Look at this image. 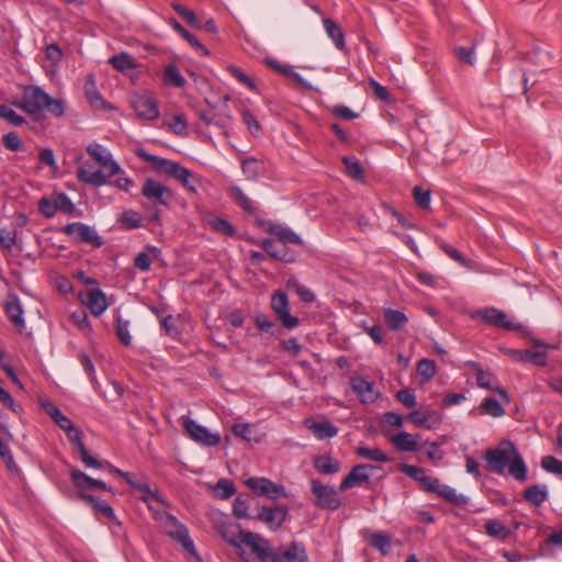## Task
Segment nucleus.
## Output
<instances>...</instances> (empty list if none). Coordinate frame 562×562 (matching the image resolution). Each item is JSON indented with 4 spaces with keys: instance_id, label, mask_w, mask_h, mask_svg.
Listing matches in <instances>:
<instances>
[{
    "instance_id": "55",
    "label": "nucleus",
    "mask_w": 562,
    "mask_h": 562,
    "mask_svg": "<svg viewBox=\"0 0 562 562\" xmlns=\"http://www.w3.org/2000/svg\"><path fill=\"white\" fill-rule=\"evenodd\" d=\"M236 492V488L227 479H220L215 485V494L221 499H227L232 497Z\"/></svg>"
},
{
    "instance_id": "13",
    "label": "nucleus",
    "mask_w": 562,
    "mask_h": 562,
    "mask_svg": "<svg viewBox=\"0 0 562 562\" xmlns=\"http://www.w3.org/2000/svg\"><path fill=\"white\" fill-rule=\"evenodd\" d=\"M375 469H378V467L372 464L361 463L355 465L350 472L341 480L338 490L344 492L348 488L368 483L371 476V472Z\"/></svg>"
},
{
    "instance_id": "34",
    "label": "nucleus",
    "mask_w": 562,
    "mask_h": 562,
    "mask_svg": "<svg viewBox=\"0 0 562 562\" xmlns=\"http://www.w3.org/2000/svg\"><path fill=\"white\" fill-rule=\"evenodd\" d=\"M240 531H244V530L240 529V527L238 525H236V526L223 525L218 528V532L222 536V538L226 542H228L229 544H232L233 547H235L237 549H241L240 544L243 543L241 537H240Z\"/></svg>"
},
{
    "instance_id": "40",
    "label": "nucleus",
    "mask_w": 562,
    "mask_h": 562,
    "mask_svg": "<svg viewBox=\"0 0 562 562\" xmlns=\"http://www.w3.org/2000/svg\"><path fill=\"white\" fill-rule=\"evenodd\" d=\"M74 445L78 449L80 460L86 468L100 469L102 467V463L89 453L81 437L77 438Z\"/></svg>"
},
{
    "instance_id": "5",
    "label": "nucleus",
    "mask_w": 562,
    "mask_h": 562,
    "mask_svg": "<svg viewBox=\"0 0 562 562\" xmlns=\"http://www.w3.org/2000/svg\"><path fill=\"white\" fill-rule=\"evenodd\" d=\"M310 484L311 492L315 497L314 504L316 507L328 510H336L340 507L341 499L334 486L325 485L318 479H312Z\"/></svg>"
},
{
    "instance_id": "53",
    "label": "nucleus",
    "mask_w": 562,
    "mask_h": 562,
    "mask_svg": "<svg viewBox=\"0 0 562 562\" xmlns=\"http://www.w3.org/2000/svg\"><path fill=\"white\" fill-rule=\"evenodd\" d=\"M482 409L492 417H501L505 414L502 404L495 397H486L481 403Z\"/></svg>"
},
{
    "instance_id": "45",
    "label": "nucleus",
    "mask_w": 562,
    "mask_h": 562,
    "mask_svg": "<svg viewBox=\"0 0 562 562\" xmlns=\"http://www.w3.org/2000/svg\"><path fill=\"white\" fill-rule=\"evenodd\" d=\"M124 228L134 229L142 226V216L134 210H126L117 221Z\"/></svg>"
},
{
    "instance_id": "33",
    "label": "nucleus",
    "mask_w": 562,
    "mask_h": 562,
    "mask_svg": "<svg viewBox=\"0 0 562 562\" xmlns=\"http://www.w3.org/2000/svg\"><path fill=\"white\" fill-rule=\"evenodd\" d=\"M241 169L247 179L255 180L266 170L265 162L256 158H246L243 160Z\"/></svg>"
},
{
    "instance_id": "60",
    "label": "nucleus",
    "mask_w": 562,
    "mask_h": 562,
    "mask_svg": "<svg viewBox=\"0 0 562 562\" xmlns=\"http://www.w3.org/2000/svg\"><path fill=\"white\" fill-rule=\"evenodd\" d=\"M442 251L450 257L452 260L457 261L463 267H470L471 260L467 259L460 251H458L454 247L449 244L442 243L440 245Z\"/></svg>"
},
{
    "instance_id": "18",
    "label": "nucleus",
    "mask_w": 562,
    "mask_h": 562,
    "mask_svg": "<svg viewBox=\"0 0 562 562\" xmlns=\"http://www.w3.org/2000/svg\"><path fill=\"white\" fill-rule=\"evenodd\" d=\"M288 509L282 506L274 508L261 507L255 519L265 522L270 529L277 530L285 521Z\"/></svg>"
},
{
    "instance_id": "11",
    "label": "nucleus",
    "mask_w": 562,
    "mask_h": 562,
    "mask_svg": "<svg viewBox=\"0 0 562 562\" xmlns=\"http://www.w3.org/2000/svg\"><path fill=\"white\" fill-rule=\"evenodd\" d=\"M131 104L135 113L142 119L153 121L159 116L158 105L150 94L135 93L131 95Z\"/></svg>"
},
{
    "instance_id": "35",
    "label": "nucleus",
    "mask_w": 562,
    "mask_h": 562,
    "mask_svg": "<svg viewBox=\"0 0 562 562\" xmlns=\"http://www.w3.org/2000/svg\"><path fill=\"white\" fill-rule=\"evenodd\" d=\"M383 315L385 323L392 330L402 329L408 322L406 315L398 310L386 308Z\"/></svg>"
},
{
    "instance_id": "16",
    "label": "nucleus",
    "mask_w": 562,
    "mask_h": 562,
    "mask_svg": "<svg viewBox=\"0 0 562 562\" xmlns=\"http://www.w3.org/2000/svg\"><path fill=\"white\" fill-rule=\"evenodd\" d=\"M350 386L352 391L358 395L360 402L363 404L374 403L380 396V393L375 390L374 384L360 375L352 376L350 379Z\"/></svg>"
},
{
    "instance_id": "61",
    "label": "nucleus",
    "mask_w": 562,
    "mask_h": 562,
    "mask_svg": "<svg viewBox=\"0 0 562 562\" xmlns=\"http://www.w3.org/2000/svg\"><path fill=\"white\" fill-rule=\"evenodd\" d=\"M541 467L549 473L562 476V461L552 456L543 457L541 460Z\"/></svg>"
},
{
    "instance_id": "19",
    "label": "nucleus",
    "mask_w": 562,
    "mask_h": 562,
    "mask_svg": "<svg viewBox=\"0 0 562 562\" xmlns=\"http://www.w3.org/2000/svg\"><path fill=\"white\" fill-rule=\"evenodd\" d=\"M389 440L400 451L416 452L422 449L419 436L412 435L406 431H400L396 435L389 437Z\"/></svg>"
},
{
    "instance_id": "51",
    "label": "nucleus",
    "mask_w": 562,
    "mask_h": 562,
    "mask_svg": "<svg viewBox=\"0 0 562 562\" xmlns=\"http://www.w3.org/2000/svg\"><path fill=\"white\" fill-rule=\"evenodd\" d=\"M370 546L385 555L391 549L390 537L383 532H374L370 537Z\"/></svg>"
},
{
    "instance_id": "41",
    "label": "nucleus",
    "mask_w": 562,
    "mask_h": 562,
    "mask_svg": "<svg viewBox=\"0 0 562 562\" xmlns=\"http://www.w3.org/2000/svg\"><path fill=\"white\" fill-rule=\"evenodd\" d=\"M74 445L78 449L80 460L86 468L100 469L102 467V463L89 453L81 437L77 438Z\"/></svg>"
},
{
    "instance_id": "3",
    "label": "nucleus",
    "mask_w": 562,
    "mask_h": 562,
    "mask_svg": "<svg viewBox=\"0 0 562 562\" xmlns=\"http://www.w3.org/2000/svg\"><path fill=\"white\" fill-rule=\"evenodd\" d=\"M86 151L108 172H103L102 170L91 171L86 167H80L77 170V178L80 182L93 186V187H102L109 184V178L120 175L122 172L121 166L112 158V155L106 151V149L98 143L89 144L86 147Z\"/></svg>"
},
{
    "instance_id": "42",
    "label": "nucleus",
    "mask_w": 562,
    "mask_h": 562,
    "mask_svg": "<svg viewBox=\"0 0 562 562\" xmlns=\"http://www.w3.org/2000/svg\"><path fill=\"white\" fill-rule=\"evenodd\" d=\"M74 445L78 449L80 460L86 468L100 469L102 467V463L89 453L81 437L77 438Z\"/></svg>"
},
{
    "instance_id": "10",
    "label": "nucleus",
    "mask_w": 562,
    "mask_h": 562,
    "mask_svg": "<svg viewBox=\"0 0 562 562\" xmlns=\"http://www.w3.org/2000/svg\"><path fill=\"white\" fill-rule=\"evenodd\" d=\"M66 235L72 236L78 243H86L95 247H101L103 240L97 234L95 229L80 222L70 223L64 227Z\"/></svg>"
},
{
    "instance_id": "43",
    "label": "nucleus",
    "mask_w": 562,
    "mask_h": 562,
    "mask_svg": "<svg viewBox=\"0 0 562 562\" xmlns=\"http://www.w3.org/2000/svg\"><path fill=\"white\" fill-rule=\"evenodd\" d=\"M85 94L92 106L98 108V109L103 106V100L95 87L92 76L87 77V80L85 83Z\"/></svg>"
},
{
    "instance_id": "44",
    "label": "nucleus",
    "mask_w": 562,
    "mask_h": 562,
    "mask_svg": "<svg viewBox=\"0 0 562 562\" xmlns=\"http://www.w3.org/2000/svg\"><path fill=\"white\" fill-rule=\"evenodd\" d=\"M109 63L119 71H127L135 68V63L133 57L127 53H121L119 55H114L109 59Z\"/></svg>"
},
{
    "instance_id": "23",
    "label": "nucleus",
    "mask_w": 562,
    "mask_h": 562,
    "mask_svg": "<svg viewBox=\"0 0 562 562\" xmlns=\"http://www.w3.org/2000/svg\"><path fill=\"white\" fill-rule=\"evenodd\" d=\"M85 303L94 316H101L108 308L106 296L100 289L89 290Z\"/></svg>"
},
{
    "instance_id": "7",
    "label": "nucleus",
    "mask_w": 562,
    "mask_h": 562,
    "mask_svg": "<svg viewBox=\"0 0 562 562\" xmlns=\"http://www.w3.org/2000/svg\"><path fill=\"white\" fill-rule=\"evenodd\" d=\"M555 346L544 344L543 341L533 340V348L530 349H508L506 355L518 362H532L536 366H547V350L554 349Z\"/></svg>"
},
{
    "instance_id": "20",
    "label": "nucleus",
    "mask_w": 562,
    "mask_h": 562,
    "mask_svg": "<svg viewBox=\"0 0 562 562\" xmlns=\"http://www.w3.org/2000/svg\"><path fill=\"white\" fill-rule=\"evenodd\" d=\"M137 156L139 158H142L143 160L151 164L156 170L164 171L165 173H167L170 177H173V175L181 167V165L176 161H172V160H169V159H166L162 157H158L153 154H148L143 149H139L137 151Z\"/></svg>"
},
{
    "instance_id": "47",
    "label": "nucleus",
    "mask_w": 562,
    "mask_h": 562,
    "mask_svg": "<svg viewBox=\"0 0 562 562\" xmlns=\"http://www.w3.org/2000/svg\"><path fill=\"white\" fill-rule=\"evenodd\" d=\"M288 288L295 291L300 299L305 303H313L315 301V294L296 279H289Z\"/></svg>"
},
{
    "instance_id": "37",
    "label": "nucleus",
    "mask_w": 562,
    "mask_h": 562,
    "mask_svg": "<svg viewBox=\"0 0 562 562\" xmlns=\"http://www.w3.org/2000/svg\"><path fill=\"white\" fill-rule=\"evenodd\" d=\"M229 196L245 212L252 213L255 211L252 201L243 192L239 187L232 186L229 188Z\"/></svg>"
},
{
    "instance_id": "27",
    "label": "nucleus",
    "mask_w": 562,
    "mask_h": 562,
    "mask_svg": "<svg viewBox=\"0 0 562 562\" xmlns=\"http://www.w3.org/2000/svg\"><path fill=\"white\" fill-rule=\"evenodd\" d=\"M313 467L321 474H335L340 471L341 464L333 457L322 454L313 459Z\"/></svg>"
},
{
    "instance_id": "50",
    "label": "nucleus",
    "mask_w": 562,
    "mask_h": 562,
    "mask_svg": "<svg viewBox=\"0 0 562 562\" xmlns=\"http://www.w3.org/2000/svg\"><path fill=\"white\" fill-rule=\"evenodd\" d=\"M485 531L490 537L506 539L509 536V529L497 520H487L485 522Z\"/></svg>"
},
{
    "instance_id": "36",
    "label": "nucleus",
    "mask_w": 562,
    "mask_h": 562,
    "mask_svg": "<svg viewBox=\"0 0 562 562\" xmlns=\"http://www.w3.org/2000/svg\"><path fill=\"white\" fill-rule=\"evenodd\" d=\"M327 35L333 40L338 49L345 48V36L340 27L330 19L323 21Z\"/></svg>"
},
{
    "instance_id": "26",
    "label": "nucleus",
    "mask_w": 562,
    "mask_h": 562,
    "mask_svg": "<svg viewBox=\"0 0 562 562\" xmlns=\"http://www.w3.org/2000/svg\"><path fill=\"white\" fill-rule=\"evenodd\" d=\"M267 232L271 235H274L278 237L279 241H281L282 245L289 244H295V245H302L303 240L301 237L291 231L289 227H284L279 224H268Z\"/></svg>"
},
{
    "instance_id": "56",
    "label": "nucleus",
    "mask_w": 562,
    "mask_h": 562,
    "mask_svg": "<svg viewBox=\"0 0 562 562\" xmlns=\"http://www.w3.org/2000/svg\"><path fill=\"white\" fill-rule=\"evenodd\" d=\"M250 496L247 495V496H238L236 497V499L234 501V504H233V514L235 515V517L237 518H252L251 516L248 515V508H249V504L248 502L250 501Z\"/></svg>"
},
{
    "instance_id": "15",
    "label": "nucleus",
    "mask_w": 562,
    "mask_h": 562,
    "mask_svg": "<svg viewBox=\"0 0 562 562\" xmlns=\"http://www.w3.org/2000/svg\"><path fill=\"white\" fill-rule=\"evenodd\" d=\"M480 316L486 324L495 327L504 328L507 330H519L522 328L520 323L508 321L505 312L494 307L485 308L484 311L480 312Z\"/></svg>"
},
{
    "instance_id": "38",
    "label": "nucleus",
    "mask_w": 562,
    "mask_h": 562,
    "mask_svg": "<svg viewBox=\"0 0 562 562\" xmlns=\"http://www.w3.org/2000/svg\"><path fill=\"white\" fill-rule=\"evenodd\" d=\"M172 178L178 180L189 192H196L198 179L188 168L181 166Z\"/></svg>"
},
{
    "instance_id": "31",
    "label": "nucleus",
    "mask_w": 562,
    "mask_h": 562,
    "mask_svg": "<svg viewBox=\"0 0 562 562\" xmlns=\"http://www.w3.org/2000/svg\"><path fill=\"white\" fill-rule=\"evenodd\" d=\"M407 419L411 420L416 427H425L430 429L432 428V424H430L429 420L437 422L438 417L436 416V413L430 409H414L408 414Z\"/></svg>"
},
{
    "instance_id": "64",
    "label": "nucleus",
    "mask_w": 562,
    "mask_h": 562,
    "mask_svg": "<svg viewBox=\"0 0 562 562\" xmlns=\"http://www.w3.org/2000/svg\"><path fill=\"white\" fill-rule=\"evenodd\" d=\"M55 209L64 213H71L75 209L74 203L66 193H58L54 198Z\"/></svg>"
},
{
    "instance_id": "22",
    "label": "nucleus",
    "mask_w": 562,
    "mask_h": 562,
    "mask_svg": "<svg viewBox=\"0 0 562 562\" xmlns=\"http://www.w3.org/2000/svg\"><path fill=\"white\" fill-rule=\"evenodd\" d=\"M304 425L319 440L333 438L338 434L337 427L327 420L315 422L312 419H306Z\"/></svg>"
},
{
    "instance_id": "17",
    "label": "nucleus",
    "mask_w": 562,
    "mask_h": 562,
    "mask_svg": "<svg viewBox=\"0 0 562 562\" xmlns=\"http://www.w3.org/2000/svg\"><path fill=\"white\" fill-rule=\"evenodd\" d=\"M468 366L473 368L475 370V380L477 386L485 389V390H492L496 391L499 395H502L506 401L508 402V394L506 390L498 385L497 379L494 376V374L490 371H484L479 363L476 362H469Z\"/></svg>"
},
{
    "instance_id": "49",
    "label": "nucleus",
    "mask_w": 562,
    "mask_h": 562,
    "mask_svg": "<svg viewBox=\"0 0 562 562\" xmlns=\"http://www.w3.org/2000/svg\"><path fill=\"white\" fill-rule=\"evenodd\" d=\"M207 223L213 231L224 236H233L235 233L233 225L225 218L213 216L207 221Z\"/></svg>"
},
{
    "instance_id": "57",
    "label": "nucleus",
    "mask_w": 562,
    "mask_h": 562,
    "mask_svg": "<svg viewBox=\"0 0 562 562\" xmlns=\"http://www.w3.org/2000/svg\"><path fill=\"white\" fill-rule=\"evenodd\" d=\"M70 479L74 485L80 490H91L92 477L80 470H71Z\"/></svg>"
},
{
    "instance_id": "4",
    "label": "nucleus",
    "mask_w": 562,
    "mask_h": 562,
    "mask_svg": "<svg viewBox=\"0 0 562 562\" xmlns=\"http://www.w3.org/2000/svg\"><path fill=\"white\" fill-rule=\"evenodd\" d=\"M18 106L27 114L35 115L42 110H47L54 116H61L65 112L64 103L53 99L37 86H29L24 89Z\"/></svg>"
},
{
    "instance_id": "48",
    "label": "nucleus",
    "mask_w": 562,
    "mask_h": 562,
    "mask_svg": "<svg viewBox=\"0 0 562 562\" xmlns=\"http://www.w3.org/2000/svg\"><path fill=\"white\" fill-rule=\"evenodd\" d=\"M357 454L361 458L373 460L378 462H389L391 458L378 448H368V447H359L357 449Z\"/></svg>"
},
{
    "instance_id": "58",
    "label": "nucleus",
    "mask_w": 562,
    "mask_h": 562,
    "mask_svg": "<svg viewBox=\"0 0 562 562\" xmlns=\"http://www.w3.org/2000/svg\"><path fill=\"white\" fill-rule=\"evenodd\" d=\"M0 117L13 126H21L25 122L23 116L5 104H0Z\"/></svg>"
},
{
    "instance_id": "29",
    "label": "nucleus",
    "mask_w": 562,
    "mask_h": 562,
    "mask_svg": "<svg viewBox=\"0 0 562 562\" xmlns=\"http://www.w3.org/2000/svg\"><path fill=\"white\" fill-rule=\"evenodd\" d=\"M42 407L44 412L58 425V427L61 429H71V420L65 416L53 402L43 401Z\"/></svg>"
},
{
    "instance_id": "30",
    "label": "nucleus",
    "mask_w": 562,
    "mask_h": 562,
    "mask_svg": "<svg viewBox=\"0 0 562 562\" xmlns=\"http://www.w3.org/2000/svg\"><path fill=\"white\" fill-rule=\"evenodd\" d=\"M522 496L531 505L541 506L548 499V488L544 485L533 484L524 491Z\"/></svg>"
},
{
    "instance_id": "12",
    "label": "nucleus",
    "mask_w": 562,
    "mask_h": 562,
    "mask_svg": "<svg viewBox=\"0 0 562 562\" xmlns=\"http://www.w3.org/2000/svg\"><path fill=\"white\" fill-rule=\"evenodd\" d=\"M183 427L189 437L198 443L206 447H215L221 442L218 434H212L204 426L198 424L195 420L187 418Z\"/></svg>"
},
{
    "instance_id": "28",
    "label": "nucleus",
    "mask_w": 562,
    "mask_h": 562,
    "mask_svg": "<svg viewBox=\"0 0 562 562\" xmlns=\"http://www.w3.org/2000/svg\"><path fill=\"white\" fill-rule=\"evenodd\" d=\"M440 498L456 506H464L468 504V497L458 494L454 488L449 485L439 483L436 493Z\"/></svg>"
},
{
    "instance_id": "1",
    "label": "nucleus",
    "mask_w": 562,
    "mask_h": 562,
    "mask_svg": "<svg viewBox=\"0 0 562 562\" xmlns=\"http://www.w3.org/2000/svg\"><path fill=\"white\" fill-rule=\"evenodd\" d=\"M243 544L249 547L251 551L262 560L269 562H307L308 555L305 546L297 541H291L285 546L272 548L270 542L251 531H240Z\"/></svg>"
},
{
    "instance_id": "6",
    "label": "nucleus",
    "mask_w": 562,
    "mask_h": 562,
    "mask_svg": "<svg viewBox=\"0 0 562 562\" xmlns=\"http://www.w3.org/2000/svg\"><path fill=\"white\" fill-rule=\"evenodd\" d=\"M165 532L172 540L177 541L182 548L188 551H194V543L189 535L188 528L180 522L173 515L164 513L160 515Z\"/></svg>"
},
{
    "instance_id": "63",
    "label": "nucleus",
    "mask_w": 562,
    "mask_h": 562,
    "mask_svg": "<svg viewBox=\"0 0 562 562\" xmlns=\"http://www.w3.org/2000/svg\"><path fill=\"white\" fill-rule=\"evenodd\" d=\"M3 145L7 149L12 151H19L24 149L25 145L20 139L19 135L15 132H9L7 133L3 138Z\"/></svg>"
},
{
    "instance_id": "25",
    "label": "nucleus",
    "mask_w": 562,
    "mask_h": 562,
    "mask_svg": "<svg viewBox=\"0 0 562 562\" xmlns=\"http://www.w3.org/2000/svg\"><path fill=\"white\" fill-rule=\"evenodd\" d=\"M79 498L89 504L93 508L95 515L103 516L108 519H115L114 510L106 502L86 493H80Z\"/></svg>"
},
{
    "instance_id": "54",
    "label": "nucleus",
    "mask_w": 562,
    "mask_h": 562,
    "mask_svg": "<svg viewBox=\"0 0 562 562\" xmlns=\"http://www.w3.org/2000/svg\"><path fill=\"white\" fill-rule=\"evenodd\" d=\"M342 162L346 167V172L350 178L357 180L363 178V168L361 167L358 159L355 157H344Z\"/></svg>"
},
{
    "instance_id": "9",
    "label": "nucleus",
    "mask_w": 562,
    "mask_h": 562,
    "mask_svg": "<svg viewBox=\"0 0 562 562\" xmlns=\"http://www.w3.org/2000/svg\"><path fill=\"white\" fill-rule=\"evenodd\" d=\"M142 195L151 202L154 206H168L172 200L171 190L151 178L145 180L142 188Z\"/></svg>"
},
{
    "instance_id": "8",
    "label": "nucleus",
    "mask_w": 562,
    "mask_h": 562,
    "mask_svg": "<svg viewBox=\"0 0 562 562\" xmlns=\"http://www.w3.org/2000/svg\"><path fill=\"white\" fill-rule=\"evenodd\" d=\"M271 308L276 313L282 326L286 329H293L299 326L300 319L290 314V304L284 291L278 290L271 297Z\"/></svg>"
},
{
    "instance_id": "52",
    "label": "nucleus",
    "mask_w": 562,
    "mask_h": 562,
    "mask_svg": "<svg viewBox=\"0 0 562 562\" xmlns=\"http://www.w3.org/2000/svg\"><path fill=\"white\" fill-rule=\"evenodd\" d=\"M116 335L120 341L124 346H130L132 344V336L130 334V322L123 319L122 316L116 317V326H115Z\"/></svg>"
},
{
    "instance_id": "21",
    "label": "nucleus",
    "mask_w": 562,
    "mask_h": 562,
    "mask_svg": "<svg viewBox=\"0 0 562 562\" xmlns=\"http://www.w3.org/2000/svg\"><path fill=\"white\" fill-rule=\"evenodd\" d=\"M263 250L273 259L283 262H293L294 254L285 245L278 244L272 239H265L261 243Z\"/></svg>"
},
{
    "instance_id": "2",
    "label": "nucleus",
    "mask_w": 562,
    "mask_h": 562,
    "mask_svg": "<svg viewBox=\"0 0 562 562\" xmlns=\"http://www.w3.org/2000/svg\"><path fill=\"white\" fill-rule=\"evenodd\" d=\"M486 469L497 474H504L508 467V474L519 482L527 480L528 469L515 445L502 441L497 448L488 449L484 453Z\"/></svg>"
},
{
    "instance_id": "39",
    "label": "nucleus",
    "mask_w": 562,
    "mask_h": 562,
    "mask_svg": "<svg viewBox=\"0 0 562 562\" xmlns=\"http://www.w3.org/2000/svg\"><path fill=\"white\" fill-rule=\"evenodd\" d=\"M416 371L422 382H429L436 374V362L424 358L417 362Z\"/></svg>"
},
{
    "instance_id": "59",
    "label": "nucleus",
    "mask_w": 562,
    "mask_h": 562,
    "mask_svg": "<svg viewBox=\"0 0 562 562\" xmlns=\"http://www.w3.org/2000/svg\"><path fill=\"white\" fill-rule=\"evenodd\" d=\"M413 198L415 203L423 210H427L430 206V191L423 190L420 187L416 186L413 188Z\"/></svg>"
},
{
    "instance_id": "32",
    "label": "nucleus",
    "mask_w": 562,
    "mask_h": 562,
    "mask_svg": "<svg viewBox=\"0 0 562 562\" xmlns=\"http://www.w3.org/2000/svg\"><path fill=\"white\" fill-rule=\"evenodd\" d=\"M172 29L180 34L192 47L199 50L202 55L209 56V49L190 32H188L176 19L170 20Z\"/></svg>"
},
{
    "instance_id": "24",
    "label": "nucleus",
    "mask_w": 562,
    "mask_h": 562,
    "mask_svg": "<svg viewBox=\"0 0 562 562\" xmlns=\"http://www.w3.org/2000/svg\"><path fill=\"white\" fill-rule=\"evenodd\" d=\"M5 313L15 327L19 329H23L25 327L23 310L16 295L8 296L5 301Z\"/></svg>"
},
{
    "instance_id": "46",
    "label": "nucleus",
    "mask_w": 562,
    "mask_h": 562,
    "mask_svg": "<svg viewBox=\"0 0 562 562\" xmlns=\"http://www.w3.org/2000/svg\"><path fill=\"white\" fill-rule=\"evenodd\" d=\"M164 81L176 88H182L186 85V79L181 76L176 65L169 64L165 69Z\"/></svg>"
},
{
    "instance_id": "62",
    "label": "nucleus",
    "mask_w": 562,
    "mask_h": 562,
    "mask_svg": "<svg viewBox=\"0 0 562 562\" xmlns=\"http://www.w3.org/2000/svg\"><path fill=\"white\" fill-rule=\"evenodd\" d=\"M255 324L258 327V329L271 335H277L280 331L278 326L263 314H259L256 316Z\"/></svg>"
},
{
    "instance_id": "14",
    "label": "nucleus",
    "mask_w": 562,
    "mask_h": 562,
    "mask_svg": "<svg viewBox=\"0 0 562 562\" xmlns=\"http://www.w3.org/2000/svg\"><path fill=\"white\" fill-rule=\"evenodd\" d=\"M245 484L259 496L277 498L284 494L282 485L274 484L266 477H249L245 481Z\"/></svg>"
}]
</instances>
